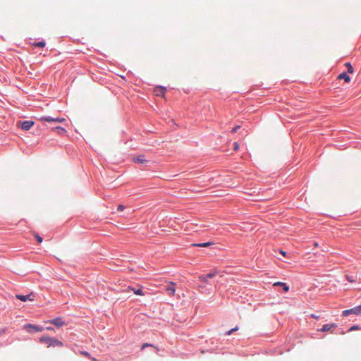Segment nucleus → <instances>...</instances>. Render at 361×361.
<instances>
[{"mask_svg": "<svg viewBox=\"0 0 361 361\" xmlns=\"http://www.w3.org/2000/svg\"><path fill=\"white\" fill-rule=\"evenodd\" d=\"M212 245H213V243H212V242H207V243H203L192 244L193 246L201 247H209V246H210Z\"/></svg>", "mask_w": 361, "mask_h": 361, "instance_id": "nucleus-14", "label": "nucleus"}, {"mask_svg": "<svg viewBox=\"0 0 361 361\" xmlns=\"http://www.w3.org/2000/svg\"><path fill=\"white\" fill-rule=\"evenodd\" d=\"M336 327H337V324L335 323L326 324L323 325L322 328L319 329L318 331H320L322 332H326V331H331L332 329H336Z\"/></svg>", "mask_w": 361, "mask_h": 361, "instance_id": "nucleus-7", "label": "nucleus"}, {"mask_svg": "<svg viewBox=\"0 0 361 361\" xmlns=\"http://www.w3.org/2000/svg\"><path fill=\"white\" fill-rule=\"evenodd\" d=\"M39 342L47 344L48 347H62L63 345V343L57 338L49 336H42L39 338Z\"/></svg>", "mask_w": 361, "mask_h": 361, "instance_id": "nucleus-1", "label": "nucleus"}, {"mask_svg": "<svg viewBox=\"0 0 361 361\" xmlns=\"http://www.w3.org/2000/svg\"><path fill=\"white\" fill-rule=\"evenodd\" d=\"M16 298H18L20 300L23 301V302H25L27 300H32V299L30 298V295H16Z\"/></svg>", "mask_w": 361, "mask_h": 361, "instance_id": "nucleus-12", "label": "nucleus"}, {"mask_svg": "<svg viewBox=\"0 0 361 361\" xmlns=\"http://www.w3.org/2000/svg\"><path fill=\"white\" fill-rule=\"evenodd\" d=\"M282 287L284 291L288 292L289 290V287L285 283H283Z\"/></svg>", "mask_w": 361, "mask_h": 361, "instance_id": "nucleus-23", "label": "nucleus"}, {"mask_svg": "<svg viewBox=\"0 0 361 361\" xmlns=\"http://www.w3.org/2000/svg\"><path fill=\"white\" fill-rule=\"evenodd\" d=\"M49 323L52 324L57 327H61L65 325V322L61 317H56L55 319H53L49 321Z\"/></svg>", "mask_w": 361, "mask_h": 361, "instance_id": "nucleus-6", "label": "nucleus"}, {"mask_svg": "<svg viewBox=\"0 0 361 361\" xmlns=\"http://www.w3.org/2000/svg\"><path fill=\"white\" fill-rule=\"evenodd\" d=\"M128 289H129V290H132V291H133V292H134V290H136L135 288H130V287H129V288H128Z\"/></svg>", "mask_w": 361, "mask_h": 361, "instance_id": "nucleus-33", "label": "nucleus"}, {"mask_svg": "<svg viewBox=\"0 0 361 361\" xmlns=\"http://www.w3.org/2000/svg\"><path fill=\"white\" fill-rule=\"evenodd\" d=\"M359 329V326L355 325V326H353L350 327V329H349V331H354V330H357Z\"/></svg>", "mask_w": 361, "mask_h": 361, "instance_id": "nucleus-26", "label": "nucleus"}, {"mask_svg": "<svg viewBox=\"0 0 361 361\" xmlns=\"http://www.w3.org/2000/svg\"><path fill=\"white\" fill-rule=\"evenodd\" d=\"M33 235L38 243H41L43 240L42 238L37 233H33Z\"/></svg>", "mask_w": 361, "mask_h": 361, "instance_id": "nucleus-17", "label": "nucleus"}, {"mask_svg": "<svg viewBox=\"0 0 361 361\" xmlns=\"http://www.w3.org/2000/svg\"><path fill=\"white\" fill-rule=\"evenodd\" d=\"M34 126V122L32 121H25L21 124L22 129L25 130H30Z\"/></svg>", "mask_w": 361, "mask_h": 361, "instance_id": "nucleus-8", "label": "nucleus"}, {"mask_svg": "<svg viewBox=\"0 0 361 361\" xmlns=\"http://www.w3.org/2000/svg\"><path fill=\"white\" fill-rule=\"evenodd\" d=\"M233 146H234V147H233V148H234V150H235V151L238 150V149H239V145H238V142H235V143H234V145H233Z\"/></svg>", "mask_w": 361, "mask_h": 361, "instance_id": "nucleus-25", "label": "nucleus"}, {"mask_svg": "<svg viewBox=\"0 0 361 361\" xmlns=\"http://www.w3.org/2000/svg\"><path fill=\"white\" fill-rule=\"evenodd\" d=\"M283 283V282H276V283H274V286H282Z\"/></svg>", "mask_w": 361, "mask_h": 361, "instance_id": "nucleus-28", "label": "nucleus"}, {"mask_svg": "<svg viewBox=\"0 0 361 361\" xmlns=\"http://www.w3.org/2000/svg\"><path fill=\"white\" fill-rule=\"evenodd\" d=\"M166 89L164 87H157L155 90V93L157 96H163L165 93Z\"/></svg>", "mask_w": 361, "mask_h": 361, "instance_id": "nucleus-13", "label": "nucleus"}, {"mask_svg": "<svg viewBox=\"0 0 361 361\" xmlns=\"http://www.w3.org/2000/svg\"><path fill=\"white\" fill-rule=\"evenodd\" d=\"M240 126H236L235 127H234L232 129V133H236L238 131V130L240 129Z\"/></svg>", "mask_w": 361, "mask_h": 361, "instance_id": "nucleus-24", "label": "nucleus"}, {"mask_svg": "<svg viewBox=\"0 0 361 361\" xmlns=\"http://www.w3.org/2000/svg\"><path fill=\"white\" fill-rule=\"evenodd\" d=\"M38 119H39V121H40L42 122H49V123L54 122V123H60L66 122V120L65 118H59V117L54 118V117L49 116H42Z\"/></svg>", "mask_w": 361, "mask_h": 361, "instance_id": "nucleus-2", "label": "nucleus"}, {"mask_svg": "<svg viewBox=\"0 0 361 361\" xmlns=\"http://www.w3.org/2000/svg\"><path fill=\"white\" fill-rule=\"evenodd\" d=\"M345 279L348 280V281H349V282H350V283L354 282V279H353V276H350L346 275V276H345Z\"/></svg>", "mask_w": 361, "mask_h": 361, "instance_id": "nucleus-21", "label": "nucleus"}, {"mask_svg": "<svg viewBox=\"0 0 361 361\" xmlns=\"http://www.w3.org/2000/svg\"><path fill=\"white\" fill-rule=\"evenodd\" d=\"M24 328L27 330V332L29 333H31L32 331H36V332H41L43 331V328L42 326H36V325H34V324H26Z\"/></svg>", "mask_w": 361, "mask_h": 361, "instance_id": "nucleus-4", "label": "nucleus"}, {"mask_svg": "<svg viewBox=\"0 0 361 361\" xmlns=\"http://www.w3.org/2000/svg\"><path fill=\"white\" fill-rule=\"evenodd\" d=\"M134 293L138 295H144V293L142 292L141 288H138L136 290H134Z\"/></svg>", "mask_w": 361, "mask_h": 361, "instance_id": "nucleus-19", "label": "nucleus"}, {"mask_svg": "<svg viewBox=\"0 0 361 361\" xmlns=\"http://www.w3.org/2000/svg\"><path fill=\"white\" fill-rule=\"evenodd\" d=\"M124 208H125V207L123 205L119 204L118 207V210L122 212V211H123Z\"/></svg>", "mask_w": 361, "mask_h": 361, "instance_id": "nucleus-27", "label": "nucleus"}, {"mask_svg": "<svg viewBox=\"0 0 361 361\" xmlns=\"http://www.w3.org/2000/svg\"><path fill=\"white\" fill-rule=\"evenodd\" d=\"M90 359L92 360V361H97V360L93 357H90Z\"/></svg>", "mask_w": 361, "mask_h": 361, "instance_id": "nucleus-31", "label": "nucleus"}, {"mask_svg": "<svg viewBox=\"0 0 361 361\" xmlns=\"http://www.w3.org/2000/svg\"><path fill=\"white\" fill-rule=\"evenodd\" d=\"M147 346H149V344H148V343H145V344H143V345H142V349L145 348V347H147ZM150 346H152V345H150Z\"/></svg>", "mask_w": 361, "mask_h": 361, "instance_id": "nucleus-30", "label": "nucleus"}, {"mask_svg": "<svg viewBox=\"0 0 361 361\" xmlns=\"http://www.w3.org/2000/svg\"><path fill=\"white\" fill-rule=\"evenodd\" d=\"M318 245H318V243H314V247H318Z\"/></svg>", "mask_w": 361, "mask_h": 361, "instance_id": "nucleus-34", "label": "nucleus"}, {"mask_svg": "<svg viewBox=\"0 0 361 361\" xmlns=\"http://www.w3.org/2000/svg\"><path fill=\"white\" fill-rule=\"evenodd\" d=\"M34 45L38 47H44L45 46V42L44 41H42L34 44Z\"/></svg>", "mask_w": 361, "mask_h": 361, "instance_id": "nucleus-18", "label": "nucleus"}, {"mask_svg": "<svg viewBox=\"0 0 361 361\" xmlns=\"http://www.w3.org/2000/svg\"><path fill=\"white\" fill-rule=\"evenodd\" d=\"M311 317H312V318H314V319H318L319 318V316H317V315H315V314H311Z\"/></svg>", "mask_w": 361, "mask_h": 361, "instance_id": "nucleus-29", "label": "nucleus"}, {"mask_svg": "<svg viewBox=\"0 0 361 361\" xmlns=\"http://www.w3.org/2000/svg\"><path fill=\"white\" fill-rule=\"evenodd\" d=\"M217 271L216 270H213L212 271H211L210 273L206 274V275H201L199 276V280L202 281V282H205V283H207V279H211V278H213L214 277L216 274H217Z\"/></svg>", "mask_w": 361, "mask_h": 361, "instance_id": "nucleus-5", "label": "nucleus"}, {"mask_svg": "<svg viewBox=\"0 0 361 361\" xmlns=\"http://www.w3.org/2000/svg\"><path fill=\"white\" fill-rule=\"evenodd\" d=\"M351 314H356V315L360 314H361V305L359 306H357L355 307H353L352 309L344 310L342 312V315L343 317H347Z\"/></svg>", "mask_w": 361, "mask_h": 361, "instance_id": "nucleus-3", "label": "nucleus"}, {"mask_svg": "<svg viewBox=\"0 0 361 361\" xmlns=\"http://www.w3.org/2000/svg\"><path fill=\"white\" fill-rule=\"evenodd\" d=\"M338 79H339V80L343 79L346 82H349L350 81V76L345 72L339 74L338 76Z\"/></svg>", "mask_w": 361, "mask_h": 361, "instance_id": "nucleus-10", "label": "nucleus"}, {"mask_svg": "<svg viewBox=\"0 0 361 361\" xmlns=\"http://www.w3.org/2000/svg\"><path fill=\"white\" fill-rule=\"evenodd\" d=\"M134 161L141 164H145L147 162V161L145 159V157L143 155H140L134 158Z\"/></svg>", "mask_w": 361, "mask_h": 361, "instance_id": "nucleus-11", "label": "nucleus"}, {"mask_svg": "<svg viewBox=\"0 0 361 361\" xmlns=\"http://www.w3.org/2000/svg\"><path fill=\"white\" fill-rule=\"evenodd\" d=\"M238 329V327L236 326L235 328H233L231 330H229L228 332H227V335H231L233 332H234L235 331H237Z\"/></svg>", "mask_w": 361, "mask_h": 361, "instance_id": "nucleus-22", "label": "nucleus"}, {"mask_svg": "<svg viewBox=\"0 0 361 361\" xmlns=\"http://www.w3.org/2000/svg\"><path fill=\"white\" fill-rule=\"evenodd\" d=\"M281 253L283 255H286V252H283V251H281Z\"/></svg>", "mask_w": 361, "mask_h": 361, "instance_id": "nucleus-35", "label": "nucleus"}, {"mask_svg": "<svg viewBox=\"0 0 361 361\" xmlns=\"http://www.w3.org/2000/svg\"><path fill=\"white\" fill-rule=\"evenodd\" d=\"M166 290L169 293V294L174 295L176 292L175 283H171L170 284H169L166 288Z\"/></svg>", "mask_w": 361, "mask_h": 361, "instance_id": "nucleus-9", "label": "nucleus"}, {"mask_svg": "<svg viewBox=\"0 0 361 361\" xmlns=\"http://www.w3.org/2000/svg\"><path fill=\"white\" fill-rule=\"evenodd\" d=\"M80 353L81 355H83L89 357V358L91 357L90 354L88 352H87V351H80Z\"/></svg>", "mask_w": 361, "mask_h": 361, "instance_id": "nucleus-20", "label": "nucleus"}, {"mask_svg": "<svg viewBox=\"0 0 361 361\" xmlns=\"http://www.w3.org/2000/svg\"><path fill=\"white\" fill-rule=\"evenodd\" d=\"M53 130H57L59 134H64L66 132V130L61 127H56Z\"/></svg>", "mask_w": 361, "mask_h": 361, "instance_id": "nucleus-16", "label": "nucleus"}, {"mask_svg": "<svg viewBox=\"0 0 361 361\" xmlns=\"http://www.w3.org/2000/svg\"><path fill=\"white\" fill-rule=\"evenodd\" d=\"M47 330L51 331L54 330V329L52 327H47Z\"/></svg>", "mask_w": 361, "mask_h": 361, "instance_id": "nucleus-32", "label": "nucleus"}, {"mask_svg": "<svg viewBox=\"0 0 361 361\" xmlns=\"http://www.w3.org/2000/svg\"><path fill=\"white\" fill-rule=\"evenodd\" d=\"M345 66L347 68V71L349 73H353V68L352 65L350 64V63L347 62L345 63Z\"/></svg>", "mask_w": 361, "mask_h": 361, "instance_id": "nucleus-15", "label": "nucleus"}]
</instances>
